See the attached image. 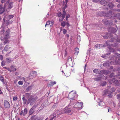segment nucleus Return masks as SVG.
<instances>
[{"instance_id": "obj_1", "label": "nucleus", "mask_w": 120, "mask_h": 120, "mask_svg": "<svg viewBox=\"0 0 120 120\" xmlns=\"http://www.w3.org/2000/svg\"><path fill=\"white\" fill-rule=\"evenodd\" d=\"M105 16L106 17H109L110 19H115L114 17H116L119 20H120V13H118L116 15L111 11H109V12L105 13Z\"/></svg>"}, {"instance_id": "obj_2", "label": "nucleus", "mask_w": 120, "mask_h": 120, "mask_svg": "<svg viewBox=\"0 0 120 120\" xmlns=\"http://www.w3.org/2000/svg\"><path fill=\"white\" fill-rule=\"evenodd\" d=\"M64 112L59 113V110H56L55 111L53 114L51 115H56V117H57L58 115H61L62 114H63L65 113H69L71 112V110L70 109V108H68V107H66L63 109Z\"/></svg>"}, {"instance_id": "obj_3", "label": "nucleus", "mask_w": 120, "mask_h": 120, "mask_svg": "<svg viewBox=\"0 0 120 120\" xmlns=\"http://www.w3.org/2000/svg\"><path fill=\"white\" fill-rule=\"evenodd\" d=\"M10 29L8 28L6 30L4 34V37H1L0 38L1 40L2 41L4 39H9L11 37V36L10 35Z\"/></svg>"}, {"instance_id": "obj_4", "label": "nucleus", "mask_w": 120, "mask_h": 120, "mask_svg": "<svg viewBox=\"0 0 120 120\" xmlns=\"http://www.w3.org/2000/svg\"><path fill=\"white\" fill-rule=\"evenodd\" d=\"M111 90L109 88L104 90L103 93V95L108 96L109 98L112 97L113 95L112 94Z\"/></svg>"}, {"instance_id": "obj_5", "label": "nucleus", "mask_w": 120, "mask_h": 120, "mask_svg": "<svg viewBox=\"0 0 120 120\" xmlns=\"http://www.w3.org/2000/svg\"><path fill=\"white\" fill-rule=\"evenodd\" d=\"M3 20L4 22L2 24L1 27L4 28L5 26L11 24L13 22V21L12 20L10 21L8 19L5 20L4 18Z\"/></svg>"}, {"instance_id": "obj_6", "label": "nucleus", "mask_w": 120, "mask_h": 120, "mask_svg": "<svg viewBox=\"0 0 120 120\" xmlns=\"http://www.w3.org/2000/svg\"><path fill=\"white\" fill-rule=\"evenodd\" d=\"M7 6V8L8 10H10L13 7V3L10 2L9 3L8 1H7L6 3L4 4V8H6Z\"/></svg>"}, {"instance_id": "obj_7", "label": "nucleus", "mask_w": 120, "mask_h": 120, "mask_svg": "<svg viewBox=\"0 0 120 120\" xmlns=\"http://www.w3.org/2000/svg\"><path fill=\"white\" fill-rule=\"evenodd\" d=\"M37 99V97L35 98H30L28 100L27 102V105H28L30 103V105H33L36 99Z\"/></svg>"}, {"instance_id": "obj_8", "label": "nucleus", "mask_w": 120, "mask_h": 120, "mask_svg": "<svg viewBox=\"0 0 120 120\" xmlns=\"http://www.w3.org/2000/svg\"><path fill=\"white\" fill-rule=\"evenodd\" d=\"M113 59H115V61L116 63H120V54L118 53H116L115 56H113Z\"/></svg>"}, {"instance_id": "obj_9", "label": "nucleus", "mask_w": 120, "mask_h": 120, "mask_svg": "<svg viewBox=\"0 0 120 120\" xmlns=\"http://www.w3.org/2000/svg\"><path fill=\"white\" fill-rule=\"evenodd\" d=\"M71 91L70 92L69 94L68 97L69 98L71 99L70 102H71L72 101L73 99L77 95V94L75 93H72Z\"/></svg>"}, {"instance_id": "obj_10", "label": "nucleus", "mask_w": 120, "mask_h": 120, "mask_svg": "<svg viewBox=\"0 0 120 120\" xmlns=\"http://www.w3.org/2000/svg\"><path fill=\"white\" fill-rule=\"evenodd\" d=\"M101 71L104 73H105L107 72V71L105 70H101L99 69H95L93 70V71L94 73L99 74L101 72Z\"/></svg>"}, {"instance_id": "obj_11", "label": "nucleus", "mask_w": 120, "mask_h": 120, "mask_svg": "<svg viewBox=\"0 0 120 120\" xmlns=\"http://www.w3.org/2000/svg\"><path fill=\"white\" fill-rule=\"evenodd\" d=\"M36 107V105H34L32 108L30 109L29 111V115H31L35 112V109Z\"/></svg>"}, {"instance_id": "obj_12", "label": "nucleus", "mask_w": 120, "mask_h": 120, "mask_svg": "<svg viewBox=\"0 0 120 120\" xmlns=\"http://www.w3.org/2000/svg\"><path fill=\"white\" fill-rule=\"evenodd\" d=\"M103 23L106 25H109L110 26L112 24V23L111 22H110V21L107 20V19H104L103 20Z\"/></svg>"}, {"instance_id": "obj_13", "label": "nucleus", "mask_w": 120, "mask_h": 120, "mask_svg": "<svg viewBox=\"0 0 120 120\" xmlns=\"http://www.w3.org/2000/svg\"><path fill=\"white\" fill-rule=\"evenodd\" d=\"M116 28H114L112 27H110L108 29L109 32H111L112 33H115L117 31L118 28L116 26Z\"/></svg>"}, {"instance_id": "obj_14", "label": "nucleus", "mask_w": 120, "mask_h": 120, "mask_svg": "<svg viewBox=\"0 0 120 120\" xmlns=\"http://www.w3.org/2000/svg\"><path fill=\"white\" fill-rule=\"evenodd\" d=\"M4 106L5 108L9 109L10 108V105L9 102L7 100H5L4 101Z\"/></svg>"}, {"instance_id": "obj_15", "label": "nucleus", "mask_w": 120, "mask_h": 120, "mask_svg": "<svg viewBox=\"0 0 120 120\" xmlns=\"http://www.w3.org/2000/svg\"><path fill=\"white\" fill-rule=\"evenodd\" d=\"M110 0H102L101 1V2H100V3L101 4L105 6L107 5L108 3L110 1Z\"/></svg>"}, {"instance_id": "obj_16", "label": "nucleus", "mask_w": 120, "mask_h": 120, "mask_svg": "<svg viewBox=\"0 0 120 120\" xmlns=\"http://www.w3.org/2000/svg\"><path fill=\"white\" fill-rule=\"evenodd\" d=\"M37 75V72L36 71H32L30 75V78H33L35 76Z\"/></svg>"}, {"instance_id": "obj_17", "label": "nucleus", "mask_w": 120, "mask_h": 120, "mask_svg": "<svg viewBox=\"0 0 120 120\" xmlns=\"http://www.w3.org/2000/svg\"><path fill=\"white\" fill-rule=\"evenodd\" d=\"M111 82H112L115 84H117L118 82V80L116 79L113 78L111 81Z\"/></svg>"}, {"instance_id": "obj_18", "label": "nucleus", "mask_w": 120, "mask_h": 120, "mask_svg": "<svg viewBox=\"0 0 120 120\" xmlns=\"http://www.w3.org/2000/svg\"><path fill=\"white\" fill-rule=\"evenodd\" d=\"M79 48H76L75 49L74 54L76 55H77L78 54V53H79Z\"/></svg>"}, {"instance_id": "obj_19", "label": "nucleus", "mask_w": 120, "mask_h": 120, "mask_svg": "<svg viewBox=\"0 0 120 120\" xmlns=\"http://www.w3.org/2000/svg\"><path fill=\"white\" fill-rule=\"evenodd\" d=\"M11 48V47L9 48V46L8 45H7L4 48V50L6 52H7L8 51L9 49Z\"/></svg>"}, {"instance_id": "obj_20", "label": "nucleus", "mask_w": 120, "mask_h": 120, "mask_svg": "<svg viewBox=\"0 0 120 120\" xmlns=\"http://www.w3.org/2000/svg\"><path fill=\"white\" fill-rule=\"evenodd\" d=\"M83 103L82 102H81L79 104V106H81V107H78L77 108V109L79 110L80 109H82V108L83 107V106H82L83 105Z\"/></svg>"}, {"instance_id": "obj_21", "label": "nucleus", "mask_w": 120, "mask_h": 120, "mask_svg": "<svg viewBox=\"0 0 120 120\" xmlns=\"http://www.w3.org/2000/svg\"><path fill=\"white\" fill-rule=\"evenodd\" d=\"M23 96L24 97L22 98V100L23 101V104L25 105L27 101L26 99L24 97V95H23Z\"/></svg>"}, {"instance_id": "obj_22", "label": "nucleus", "mask_w": 120, "mask_h": 120, "mask_svg": "<svg viewBox=\"0 0 120 120\" xmlns=\"http://www.w3.org/2000/svg\"><path fill=\"white\" fill-rule=\"evenodd\" d=\"M5 11L4 8L2 7L0 9V14H2Z\"/></svg>"}, {"instance_id": "obj_23", "label": "nucleus", "mask_w": 120, "mask_h": 120, "mask_svg": "<svg viewBox=\"0 0 120 120\" xmlns=\"http://www.w3.org/2000/svg\"><path fill=\"white\" fill-rule=\"evenodd\" d=\"M3 28V29L1 30L0 31V33L1 36L2 35H4L5 33V31L4 30V28Z\"/></svg>"}, {"instance_id": "obj_24", "label": "nucleus", "mask_w": 120, "mask_h": 120, "mask_svg": "<svg viewBox=\"0 0 120 120\" xmlns=\"http://www.w3.org/2000/svg\"><path fill=\"white\" fill-rule=\"evenodd\" d=\"M110 53H109L107 54H105L103 55L102 56V57L106 59L108 56V55L110 54Z\"/></svg>"}, {"instance_id": "obj_25", "label": "nucleus", "mask_w": 120, "mask_h": 120, "mask_svg": "<svg viewBox=\"0 0 120 120\" xmlns=\"http://www.w3.org/2000/svg\"><path fill=\"white\" fill-rule=\"evenodd\" d=\"M56 83V82L55 81L54 82H50L49 84V86H52L54 84Z\"/></svg>"}, {"instance_id": "obj_26", "label": "nucleus", "mask_w": 120, "mask_h": 120, "mask_svg": "<svg viewBox=\"0 0 120 120\" xmlns=\"http://www.w3.org/2000/svg\"><path fill=\"white\" fill-rule=\"evenodd\" d=\"M99 106H102L105 105V104L103 102L100 101L99 104Z\"/></svg>"}, {"instance_id": "obj_27", "label": "nucleus", "mask_w": 120, "mask_h": 120, "mask_svg": "<svg viewBox=\"0 0 120 120\" xmlns=\"http://www.w3.org/2000/svg\"><path fill=\"white\" fill-rule=\"evenodd\" d=\"M51 119L49 120H52L56 118V115H51L50 116Z\"/></svg>"}, {"instance_id": "obj_28", "label": "nucleus", "mask_w": 120, "mask_h": 120, "mask_svg": "<svg viewBox=\"0 0 120 120\" xmlns=\"http://www.w3.org/2000/svg\"><path fill=\"white\" fill-rule=\"evenodd\" d=\"M108 5L109 7L110 8H113L114 6V5L111 3H109Z\"/></svg>"}, {"instance_id": "obj_29", "label": "nucleus", "mask_w": 120, "mask_h": 120, "mask_svg": "<svg viewBox=\"0 0 120 120\" xmlns=\"http://www.w3.org/2000/svg\"><path fill=\"white\" fill-rule=\"evenodd\" d=\"M93 2L96 3H100L101 2V1H102V0H92Z\"/></svg>"}, {"instance_id": "obj_30", "label": "nucleus", "mask_w": 120, "mask_h": 120, "mask_svg": "<svg viewBox=\"0 0 120 120\" xmlns=\"http://www.w3.org/2000/svg\"><path fill=\"white\" fill-rule=\"evenodd\" d=\"M27 112V110L26 108H25L24 110L23 114L24 116L26 115Z\"/></svg>"}, {"instance_id": "obj_31", "label": "nucleus", "mask_w": 120, "mask_h": 120, "mask_svg": "<svg viewBox=\"0 0 120 120\" xmlns=\"http://www.w3.org/2000/svg\"><path fill=\"white\" fill-rule=\"evenodd\" d=\"M109 64L108 62L104 63L103 64V66L105 67L109 66Z\"/></svg>"}, {"instance_id": "obj_32", "label": "nucleus", "mask_w": 120, "mask_h": 120, "mask_svg": "<svg viewBox=\"0 0 120 120\" xmlns=\"http://www.w3.org/2000/svg\"><path fill=\"white\" fill-rule=\"evenodd\" d=\"M36 119L37 118L35 116H33L31 117L30 120H36Z\"/></svg>"}, {"instance_id": "obj_33", "label": "nucleus", "mask_w": 120, "mask_h": 120, "mask_svg": "<svg viewBox=\"0 0 120 120\" xmlns=\"http://www.w3.org/2000/svg\"><path fill=\"white\" fill-rule=\"evenodd\" d=\"M6 61L8 63H9L11 62V59L9 58H7L6 59Z\"/></svg>"}, {"instance_id": "obj_34", "label": "nucleus", "mask_w": 120, "mask_h": 120, "mask_svg": "<svg viewBox=\"0 0 120 120\" xmlns=\"http://www.w3.org/2000/svg\"><path fill=\"white\" fill-rule=\"evenodd\" d=\"M32 88V86H30L28 87L26 90V91L28 92L29 90H30Z\"/></svg>"}, {"instance_id": "obj_35", "label": "nucleus", "mask_w": 120, "mask_h": 120, "mask_svg": "<svg viewBox=\"0 0 120 120\" xmlns=\"http://www.w3.org/2000/svg\"><path fill=\"white\" fill-rule=\"evenodd\" d=\"M0 80L2 82L4 81V77L3 76H1L0 77Z\"/></svg>"}, {"instance_id": "obj_36", "label": "nucleus", "mask_w": 120, "mask_h": 120, "mask_svg": "<svg viewBox=\"0 0 120 120\" xmlns=\"http://www.w3.org/2000/svg\"><path fill=\"white\" fill-rule=\"evenodd\" d=\"M14 16L13 15H9L8 16V18L9 19V20L12 18Z\"/></svg>"}, {"instance_id": "obj_37", "label": "nucleus", "mask_w": 120, "mask_h": 120, "mask_svg": "<svg viewBox=\"0 0 120 120\" xmlns=\"http://www.w3.org/2000/svg\"><path fill=\"white\" fill-rule=\"evenodd\" d=\"M68 1V0H65L63 2V5H64V4H67Z\"/></svg>"}, {"instance_id": "obj_38", "label": "nucleus", "mask_w": 120, "mask_h": 120, "mask_svg": "<svg viewBox=\"0 0 120 120\" xmlns=\"http://www.w3.org/2000/svg\"><path fill=\"white\" fill-rule=\"evenodd\" d=\"M61 25L63 27H64L66 25L65 22L64 21L62 22L61 23Z\"/></svg>"}, {"instance_id": "obj_39", "label": "nucleus", "mask_w": 120, "mask_h": 120, "mask_svg": "<svg viewBox=\"0 0 120 120\" xmlns=\"http://www.w3.org/2000/svg\"><path fill=\"white\" fill-rule=\"evenodd\" d=\"M25 96L27 98H29L30 96V94L28 93H27L25 94Z\"/></svg>"}, {"instance_id": "obj_40", "label": "nucleus", "mask_w": 120, "mask_h": 120, "mask_svg": "<svg viewBox=\"0 0 120 120\" xmlns=\"http://www.w3.org/2000/svg\"><path fill=\"white\" fill-rule=\"evenodd\" d=\"M109 48L110 50V51L111 52H114L115 50L113 48H110V47H109Z\"/></svg>"}, {"instance_id": "obj_41", "label": "nucleus", "mask_w": 120, "mask_h": 120, "mask_svg": "<svg viewBox=\"0 0 120 120\" xmlns=\"http://www.w3.org/2000/svg\"><path fill=\"white\" fill-rule=\"evenodd\" d=\"M70 17V15L68 14L66 15V20L67 21L68 20V19Z\"/></svg>"}, {"instance_id": "obj_42", "label": "nucleus", "mask_w": 120, "mask_h": 120, "mask_svg": "<svg viewBox=\"0 0 120 120\" xmlns=\"http://www.w3.org/2000/svg\"><path fill=\"white\" fill-rule=\"evenodd\" d=\"M116 89V88L115 87H113L111 89V90H112V91H111L112 92V93L114 92L115 90Z\"/></svg>"}, {"instance_id": "obj_43", "label": "nucleus", "mask_w": 120, "mask_h": 120, "mask_svg": "<svg viewBox=\"0 0 120 120\" xmlns=\"http://www.w3.org/2000/svg\"><path fill=\"white\" fill-rule=\"evenodd\" d=\"M95 48H98V49H100V47L99 44H96L95 45Z\"/></svg>"}, {"instance_id": "obj_44", "label": "nucleus", "mask_w": 120, "mask_h": 120, "mask_svg": "<svg viewBox=\"0 0 120 120\" xmlns=\"http://www.w3.org/2000/svg\"><path fill=\"white\" fill-rule=\"evenodd\" d=\"M5 40L4 41V44H5L7 43H8L9 42V41L7 39H5Z\"/></svg>"}, {"instance_id": "obj_45", "label": "nucleus", "mask_w": 120, "mask_h": 120, "mask_svg": "<svg viewBox=\"0 0 120 120\" xmlns=\"http://www.w3.org/2000/svg\"><path fill=\"white\" fill-rule=\"evenodd\" d=\"M118 45L117 43H115L114 45H112L113 46L116 47H117Z\"/></svg>"}, {"instance_id": "obj_46", "label": "nucleus", "mask_w": 120, "mask_h": 120, "mask_svg": "<svg viewBox=\"0 0 120 120\" xmlns=\"http://www.w3.org/2000/svg\"><path fill=\"white\" fill-rule=\"evenodd\" d=\"M57 15L58 17H61L62 14L61 12H59L57 14Z\"/></svg>"}, {"instance_id": "obj_47", "label": "nucleus", "mask_w": 120, "mask_h": 120, "mask_svg": "<svg viewBox=\"0 0 120 120\" xmlns=\"http://www.w3.org/2000/svg\"><path fill=\"white\" fill-rule=\"evenodd\" d=\"M63 6L64 7L63 8V10H65V9L67 7V4H64V5H63Z\"/></svg>"}, {"instance_id": "obj_48", "label": "nucleus", "mask_w": 120, "mask_h": 120, "mask_svg": "<svg viewBox=\"0 0 120 120\" xmlns=\"http://www.w3.org/2000/svg\"><path fill=\"white\" fill-rule=\"evenodd\" d=\"M50 23V22L49 21H48L46 22V23L45 25V26L46 27V25L49 24Z\"/></svg>"}, {"instance_id": "obj_49", "label": "nucleus", "mask_w": 120, "mask_h": 120, "mask_svg": "<svg viewBox=\"0 0 120 120\" xmlns=\"http://www.w3.org/2000/svg\"><path fill=\"white\" fill-rule=\"evenodd\" d=\"M114 75V73H112L109 76L110 77H112Z\"/></svg>"}, {"instance_id": "obj_50", "label": "nucleus", "mask_w": 120, "mask_h": 120, "mask_svg": "<svg viewBox=\"0 0 120 120\" xmlns=\"http://www.w3.org/2000/svg\"><path fill=\"white\" fill-rule=\"evenodd\" d=\"M117 99H119L120 98V94H119L116 95Z\"/></svg>"}, {"instance_id": "obj_51", "label": "nucleus", "mask_w": 120, "mask_h": 120, "mask_svg": "<svg viewBox=\"0 0 120 120\" xmlns=\"http://www.w3.org/2000/svg\"><path fill=\"white\" fill-rule=\"evenodd\" d=\"M18 99V98L17 97H15L13 98V100L15 101H16Z\"/></svg>"}, {"instance_id": "obj_52", "label": "nucleus", "mask_w": 120, "mask_h": 120, "mask_svg": "<svg viewBox=\"0 0 120 120\" xmlns=\"http://www.w3.org/2000/svg\"><path fill=\"white\" fill-rule=\"evenodd\" d=\"M100 48H102L103 47H105V45H103L99 44Z\"/></svg>"}, {"instance_id": "obj_53", "label": "nucleus", "mask_w": 120, "mask_h": 120, "mask_svg": "<svg viewBox=\"0 0 120 120\" xmlns=\"http://www.w3.org/2000/svg\"><path fill=\"white\" fill-rule=\"evenodd\" d=\"M63 33L64 34H65L66 33V30L65 29H64L63 30Z\"/></svg>"}, {"instance_id": "obj_54", "label": "nucleus", "mask_w": 120, "mask_h": 120, "mask_svg": "<svg viewBox=\"0 0 120 120\" xmlns=\"http://www.w3.org/2000/svg\"><path fill=\"white\" fill-rule=\"evenodd\" d=\"M116 77L119 78L120 79V74H118L117 75H116Z\"/></svg>"}, {"instance_id": "obj_55", "label": "nucleus", "mask_w": 120, "mask_h": 120, "mask_svg": "<svg viewBox=\"0 0 120 120\" xmlns=\"http://www.w3.org/2000/svg\"><path fill=\"white\" fill-rule=\"evenodd\" d=\"M18 84L19 85H22L23 84V82L22 81H19L18 82Z\"/></svg>"}, {"instance_id": "obj_56", "label": "nucleus", "mask_w": 120, "mask_h": 120, "mask_svg": "<svg viewBox=\"0 0 120 120\" xmlns=\"http://www.w3.org/2000/svg\"><path fill=\"white\" fill-rule=\"evenodd\" d=\"M100 78H97L95 79L94 80L96 81H99V80H100Z\"/></svg>"}, {"instance_id": "obj_57", "label": "nucleus", "mask_w": 120, "mask_h": 120, "mask_svg": "<svg viewBox=\"0 0 120 120\" xmlns=\"http://www.w3.org/2000/svg\"><path fill=\"white\" fill-rule=\"evenodd\" d=\"M108 112L111 111L112 110H111V109L109 107H108Z\"/></svg>"}, {"instance_id": "obj_58", "label": "nucleus", "mask_w": 120, "mask_h": 120, "mask_svg": "<svg viewBox=\"0 0 120 120\" xmlns=\"http://www.w3.org/2000/svg\"><path fill=\"white\" fill-rule=\"evenodd\" d=\"M7 0H2L1 1V3H3L6 2Z\"/></svg>"}, {"instance_id": "obj_59", "label": "nucleus", "mask_w": 120, "mask_h": 120, "mask_svg": "<svg viewBox=\"0 0 120 120\" xmlns=\"http://www.w3.org/2000/svg\"><path fill=\"white\" fill-rule=\"evenodd\" d=\"M3 56L1 55H0V59L1 60H3Z\"/></svg>"}, {"instance_id": "obj_60", "label": "nucleus", "mask_w": 120, "mask_h": 120, "mask_svg": "<svg viewBox=\"0 0 120 120\" xmlns=\"http://www.w3.org/2000/svg\"><path fill=\"white\" fill-rule=\"evenodd\" d=\"M54 23V22L53 21H52L50 23V24H51H51H50V26H51L53 25V24Z\"/></svg>"}, {"instance_id": "obj_61", "label": "nucleus", "mask_w": 120, "mask_h": 120, "mask_svg": "<svg viewBox=\"0 0 120 120\" xmlns=\"http://www.w3.org/2000/svg\"><path fill=\"white\" fill-rule=\"evenodd\" d=\"M1 66H3L5 65V64L3 62V61H2V62L1 63Z\"/></svg>"}, {"instance_id": "obj_62", "label": "nucleus", "mask_w": 120, "mask_h": 120, "mask_svg": "<svg viewBox=\"0 0 120 120\" xmlns=\"http://www.w3.org/2000/svg\"><path fill=\"white\" fill-rule=\"evenodd\" d=\"M61 15L62 18H63V19H64L65 18V15L64 14H62Z\"/></svg>"}, {"instance_id": "obj_63", "label": "nucleus", "mask_w": 120, "mask_h": 120, "mask_svg": "<svg viewBox=\"0 0 120 120\" xmlns=\"http://www.w3.org/2000/svg\"><path fill=\"white\" fill-rule=\"evenodd\" d=\"M66 14V12L65 11V10H63V14H64L65 15Z\"/></svg>"}, {"instance_id": "obj_64", "label": "nucleus", "mask_w": 120, "mask_h": 120, "mask_svg": "<svg viewBox=\"0 0 120 120\" xmlns=\"http://www.w3.org/2000/svg\"><path fill=\"white\" fill-rule=\"evenodd\" d=\"M117 42H120V39H117L116 40Z\"/></svg>"}]
</instances>
